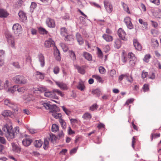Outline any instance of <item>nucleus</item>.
Instances as JSON below:
<instances>
[{
    "label": "nucleus",
    "mask_w": 161,
    "mask_h": 161,
    "mask_svg": "<svg viewBox=\"0 0 161 161\" xmlns=\"http://www.w3.org/2000/svg\"><path fill=\"white\" fill-rule=\"evenodd\" d=\"M46 24L49 27L54 28L55 26V24L54 20L50 18H48L47 19Z\"/></svg>",
    "instance_id": "nucleus-12"
},
{
    "label": "nucleus",
    "mask_w": 161,
    "mask_h": 161,
    "mask_svg": "<svg viewBox=\"0 0 161 161\" xmlns=\"http://www.w3.org/2000/svg\"><path fill=\"white\" fill-rule=\"evenodd\" d=\"M62 108L63 111L67 115H69L70 113V111L68 109L65 108L64 106H62Z\"/></svg>",
    "instance_id": "nucleus-58"
},
{
    "label": "nucleus",
    "mask_w": 161,
    "mask_h": 161,
    "mask_svg": "<svg viewBox=\"0 0 161 161\" xmlns=\"http://www.w3.org/2000/svg\"><path fill=\"white\" fill-rule=\"evenodd\" d=\"M160 134L159 133L153 134L152 133L151 135V140L153 141V138H156L159 137L160 136Z\"/></svg>",
    "instance_id": "nucleus-51"
},
{
    "label": "nucleus",
    "mask_w": 161,
    "mask_h": 161,
    "mask_svg": "<svg viewBox=\"0 0 161 161\" xmlns=\"http://www.w3.org/2000/svg\"><path fill=\"white\" fill-rule=\"evenodd\" d=\"M54 54L56 59L58 61H60L61 58L60 54L59 51L57 48L54 50Z\"/></svg>",
    "instance_id": "nucleus-22"
},
{
    "label": "nucleus",
    "mask_w": 161,
    "mask_h": 161,
    "mask_svg": "<svg viewBox=\"0 0 161 161\" xmlns=\"http://www.w3.org/2000/svg\"><path fill=\"white\" fill-rule=\"evenodd\" d=\"M128 58L129 59V63L130 65L132 66H134L135 64L136 59L135 56V55L132 53H129L128 54Z\"/></svg>",
    "instance_id": "nucleus-8"
},
{
    "label": "nucleus",
    "mask_w": 161,
    "mask_h": 161,
    "mask_svg": "<svg viewBox=\"0 0 161 161\" xmlns=\"http://www.w3.org/2000/svg\"><path fill=\"white\" fill-rule=\"evenodd\" d=\"M56 93L61 97L64 96L63 92L57 89H54L53 91H48L47 90L44 93V95L46 97L57 99L58 97L56 96Z\"/></svg>",
    "instance_id": "nucleus-2"
},
{
    "label": "nucleus",
    "mask_w": 161,
    "mask_h": 161,
    "mask_svg": "<svg viewBox=\"0 0 161 161\" xmlns=\"http://www.w3.org/2000/svg\"><path fill=\"white\" fill-rule=\"evenodd\" d=\"M12 29L15 34L19 35L21 32L22 27L21 25L19 24H15L13 25Z\"/></svg>",
    "instance_id": "nucleus-9"
},
{
    "label": "nucleus",
    "mask_w": 161,
    "mask_h": 161,
    "mask_svg": "<svg viewBox=\"0 0 161 161\" xmlns=\"http://www.w3.org/2000/svg\"><path fill=\"white\" fill-rule=\"evenodd\" d=\"M127 74L125 75H121L120 76H119V81H121L124 78V77H127Z\"/></svg>",
    "instance_id": "nucleus-64"
},
{
    "label": "nucleus",
    "mask_w": 161,
    "mask_h": 161,
    "mask_svg": "<svg viewBox=\"0 0 161 161\" xmlns=\"http://www.w3.org/2000/svg\"><path fill=\"white\" fill-rule=\"evenodd\" d=\"M139 21L140 24L143 25L144 28L145 29H147L148 24L147 22L143 21V20L141 19H139Z\"/></svg>",
    "instance_id": "nucleus-35"
},
{
    "label": "nucleus",
    "mask_w": 161,
    "mask_h": 161,
    "mask_svg": "<svg viewBox=\"0 0 161 161\" xmlns=\"http://www.w3.org/2000/svg\"><path fill=\"white\" fill-rule=\"evenodd\" d=\"M38 58L41 67H43L45 66V57L41 53L39 54L38 55Z\"/></svg>",
    "instance_id": "nucleus-11"
},
{
    "label": "nucleus",
    "mask_w": 161,
    "mask_h": 161,
    "mask_svg": "<svg viewBox=\"0 0 161 161\" xmlns=\"http://www.w3.org/2000/svg\"><path fill=\"white\" fill-rule=\"evenodd\" d=\"M6 141L5 139L3 137L0 136V143L2 144H6Z\"/></svg>",
    "instance_id": "nucleus-56"
},
{
    "label": "nucleus",
    "mask_w": 161,
    "mask_h": 161,
    "mask_svg": "<svg viewBox=\"0 0 161 161\" xmlns=\"http://www.w3.org/2000/svg\"><path fill=\"white\" fill-rule=\"evenodd\" d=\"M97 104H94L92 106L90 107V110L92 111H93L94 110L97 109Z\"/></svg>",
    "instance_id": "nucleus-59"
},
{
    "label": "nucleus",
    "mask_w": 161,
    "mask_h": 161,
    "mask_svg": "<svg viewBox=\"0 0 161 161\" xmlns=\"http://www.w3.org/2000/svg\"><path fill=\"white\" fill-rule=\"evenodd\" d=\"M68 134H69V135H71L75 133V132L71 129V127L70 126L68 127Z\"/></svg>",
    "instance_id": "nucleus-60"
},
{
    "label": "nucleus",
    "mask_w": 161,
    "mask_h": 161,
    "mask_svg": "<svg viewBox=\"0 0 161 161\" xmlns=\"http://www.w3.org/2000/svg\"><path fill=\"white\" fill-rule=\"evenodd\" d=\"M116 73V72L114 69H112L109 71V75L112 77H114Z\"/></svg>",
    "instance_id": "nucleus-57"
},
{
    "label": "nucleus",
    "mask_w": 161,
    "mask_h": 161,
    "mask_svg": "<svg viewBox=\"0 0 161 161\" xmlns=\"http://www.w3.org/2000/svg\"><path fill=\"white\" fill-rule=\"evenodd\" d=\"M92 92L93 94L96 95L97 97H99L101 93L100 91L98 89L92 90Z\"/></svg>",
    "instance_id": "nucleus-36"
},
{
    "label": "nucleus",
    "mask_w": 161,
    "mask_h": 161,
    "mask_svg": "<svg viewBox=\"0 0 161 161\" xmlns=\"http://www.w3.org/2000/svg\"><path fill=\"white\" fill-rule=\"evenodd\" d=\"M83 57L89 61L92 60V57L91 54L87 52H84L83 53Z\"/></svg>",
    "instance_id": "nucleus-25"
},
{
    "label": "nucleus",
    "mask_w": 161,
    "mask_h": 161,
    "mask_svg": "<svg viewBox=\"0 0 161 161\" xmlns=\"http://www.w3.org/2000/svg\"><path fill=\"white\" fill-rule=\"evenodd\" d=\"M73 35H67L65 36V38L64 40L65 41H70L73 40Z\"/></svg>",
    "instance_id": "nucleus-46"
},
{
    "label": "nucleus",
    "mask_w": 161,
    "mask_h": 161,
    "mask_svg": "<svg viewBox=\"0 0 161 161\" xmlns=\"http://www.w3.org/2000/svg\"><path fill=\"white\" fill-rule=\"evenodd\" d=\"M21 21H24L26 20L27 17L23 11H20L18 13Z\"/></svg>",
    "instance_id": "nucleus-17"
},
{
    "label": "nucleus",
    "mask_w": 161,
    "mask_h": 161,
    "mask_svg": "<svg viewBox=\"0 0 161 161\" xmlns=\"http://www.w3.org/2000/svg\"><path fill=\"white\" fill-rule=\"evenodd\" d=\"M48 144L49 142L48 140L47 139H45L43 145V148L45 150H46L47 148Z\"/></svg>",
    "instance_id": "nucleus-44"
},
{
    "label": "nucleus",
    "mask_w": 161,
    "mask_h": 161,
    "mask_svg": "<svg viewBox=\"0 0 161 161\" xmlns=\"http://www.w3.org/2000/svg\"><path fill=\"white\" fill-rule=\"evenodd\" d=\"M151 45L154 48H157L159 46V43L158 41L155 39L153 38L152 39Z\"/></svg>",
    "instance_id": "nucleus-28"
},
{
    "label": "nucleus",
    "mask_w": 161,
    "mask_h": 161,
    "mask_svg": "<svg viewBox=\"0 0 161 161\" xmlns=\"http://www.w3.org/2000/svg\"><path fill=\"white\" fill-rule=\"evenodd\" d=\"M92 118V116L90 114L86 112L82 116V118L85 119H90Z\"/></svg>",
    "instance_id": "nucleus-31"
},
{
    "label": "nucleus",
    "mask_w": 161,
    "mask_h": 161,
    "mask_svg": "<svg viewBox=\"0 0 161 161\" xmlns=\"http://www.w3.org/2000/svg\"><path fill=\"white\" fill-rule=\"evenodd\" d=\"M97 127L98 129H100L102 128H104L105 127V125L103 124L100 122L98 124Z\"/></svg>",
    "instance_id": "nucleus-62"
},
{
    "label": "nucleus",
    "mask_w": 161,
    "mask_h": 161,
    "mask_svg": "<svg viewBox=\"0 0 161 161\" xmlns=\"http://www.w3.org/2000/svg\"><path fill=\"white\" fill-rule=\"evenodd\" d=\"M102 37L107 42H109L112 41L113 40V37L112 36L106 34H104L103 35Z\"/></svg>",
    "instance_id": "nucleus-20"
},
{
    "label": "nucleus",
    "mask_w": 161,
    "mask_h": 161,
    "mask_svg": "<svg viewBox=\"0 0 161 161\" xmlns=\"http://www.w3.org/2000/svg\"><path fill=\"white\" fill-rule=\"evenodd\" d=\"M55 84L60 89L63 90H67L68 87L66 84L63 82L58 81H55Z\"/></svg>",
    "instance_id": "nucleus-14"
},
{
    "label": "nucleus",
    "mask_w": 161,
    "mask_h": 161,
    "mask_svg": "<svg viewBox=\"0 0 161 161\" xmlns=\"http://www.w3.org/2000/svg\"><path fill=\"white\" fill-rule=\"evenodd\" d=\"M53 116L56 119H61L62 116L61 114L60 113H57V112H53L52 114Z\"/></svg>",
    "instance_id": "nucleus-32"
},
{
    "label": "nucleus",
    "mask_w": 161,
    "mask_h": 161,
    "mask_svg": "<svg viewBox=\"0 0 161 161\" xmlns=\"http://www.w3.org/2000/svg\"><path fill=\"white\" fill-rule=\"evenodd\" d=\"M64 136V134L63 133V131H61L59 132L57 136V137L58 139H59Z\"/></svg>",
    "instance_id": "nucleus-63"
},
{
    "label": "nucleus",
    "mask_w": 161,
    "mask_h": 161,
    "mask_svg": "<svg viewBox=\"0 0 161 161\" xmlns=\"http://www.w3.org/2000/svg\"><path fill=\"white\" fill-rule=\"evenodd\" d=\"M60 34L63 36H66L68 34V31L65 27H62L60 29Z\"/></svg>",
    "instance_id": "nucleus-29"
},
{
    "label": "nucleus",
    "mask_w": 161,
    "mask_h": 161,
    "mask_svg": "<svg viewBox=\"0 0 161 161\" xmlns=\"http://www.w3.org/2000/svg\"><path fill=\"white\" fill-rule=\"evenodd\" d=\"M5 36L8 44H10L12 48H15L14 40V37L12 36L11 33L8 31H6Z\"/></svg>",
    "instance_id": "nucleus-5"
},
{
    "label": "nucleus",
    "mask_w": 161,
    "mask_h": 161,
    "mask_svg": "<svg viewBox=\"0 0 161 161\" xmlns=\"http://www.w3.org/2000/svg\"><path fill=\"white\" fill-rule=\"evenodd\" d=\"M42 144V142L41 140H36L35 143V146L37 147H41Z\"/></svg>",
    "instance_id": "nucleus-42"
},
{
    "label": "nucleus",
    "mask_w": 161,
    "mask_h": 161,
    "mask_svg": "<svg viewBox=\"0 0 161 161\" xmlns=\"http://www.w3.org/2000/svg\"><path fill=\"white\" fill-rule=\"evenodd\" d=\"M77 87L78 89L81 91H83L85 88L84 84L82 82L79 83Z\"/></svg>",
    "instance_id": "nucleus-41"
},
{
    "label": "nucleus",
    "mask_w": 161,
    "mask_h": 161,
    "mask_svg": "<svg viewBox=\"0 0 161 161\" xmlns=\"http://www.w3.org/2000/svg\"><path fill=\"white\" fill-rule=\"evenodd\" d=\"M114 47L115 48L119 49L120 47V42L119 40H118L115 42Z\"/></svg>",
    "instance_id": "nucleus-54"
},
{
    "label": "nucleus",
    "mask_w": 161,
    "mask_h": 161,
    "mask_svg": "<svg viewBox=\"0 0 161 161\" xmlns=\"http://www.w3.org/2000/svg\"><path fill=\"white\" fill-rule=\"evenodd\" d=\"M133 44L136 49L138 50H140L142 49V46L138 41L136 39L133 40Z\"/></svg>",
    "instance_id": "nucleus-19"
},
{
    "label": "nucleus",
    "mask_w": 161,
    "mask_h": 161,
    "mask_svg": "<svg viewBox=\"0 0 161 161\" xmlns=\"http://www.w3.org/2000/svg\"><path fill=\"white\" fill-rule=\"evenodd\" d=\"M124 22L128 28L130 29L133 28V26L131 21L130 18V17H126L124 19Z\"/></svg>",
    "instance_id": "nucleus-13"
},
{
    "label": "nucleus",
    "mask_w": 161,
    "mask_h": 161,
    "mask_svg": "<svg viewBox=\"0 0 161 161\" xmlns=\"http://www.w3.org/2000/svg\"><path fill=\"white\" fill-rule=\"evenodd\" d=\"M8 15V14L5 10L0 8V17L5 18Z\"/></svg>",
    "instance_id": "nucleus-27"
},
{
    "label": "nucleus",
    "mask_w": 161,
    "mask_h": 161,
    "mask_svg": "<svg viewBox=\"0 0 161 161\" xmlns=\"http://www.w3.org/2000/svg\"><path fill=\"white\" fill-rule=\"evenodd\" d=\"M12 81L15 83L19 84H25L27 83V79L23 75H19L12 78Z\"/></svg>",
    "instance_id": "nucleus-3"
},
{
    "label": "nucleus",
    "mask_w": 161,
    "mask_h": 161,
    "mask_svg": "<svg viewBox=\"0 0 161 161\" xmlns=\"http://www.w3.org/2000/svg\"><path fill=\"white\" fill-rule=\"evenodd\" d=\"M61 46L64 52H66L67 51L68 49V47L66 44L64 43H62L61 44Z\"/></svg>",
    "instance_id": "nucleus-45"
},
{
    "label": "nucleus",
    "mask_w": 161,
    "mask_h": 161,
    "mask_svg": "<svg viewBox=\"0 0 161 161\" xmlns=\"http://www.w3.org/2000/svg\"><path fill=\"white\" fill-rule=\"evenodd\" d=\"M74 66L75 68L77 69L79 73L81 74H84L85 73V70L83 66H80L77 65H75Z\"/></svg>",
    "instance_id": "nucleus-24"
},
{
    "label": "nucleus",
    "mask_w": 161,
    "mask_h": 161,
    "mask_svg": "<svg viewBox=\"0 0 161 161\" xmlns=\"http://www.w3.org/2000/svg\"><path fill=\"white\" fill-rule=\"evenodd\" d=\"M60 71V69L58 66H55L53 69V72L55 74H58Z\"/></svg>",
    "instance_id": "nucleus-47"
},
{
    "label": "nucleus",
    "mask_w": 161,
    "mask_h": 161,
    "mask_svg": "<svg viewBox=\"0 0 161 161\" xmlns=\"http://www.w3.org/2000/svg\"><path fill=\"white\" fill-rule=\"evenodd\" d=\"M58 130L59 127L57 125L55 124H53V125L52 127V130L53 132H56L58 131Z\"/></svg>",
    "instance_id": "nucleus-39"
},
{
    "label": "nucleus",
    "mask_w": 161,
    "mask_h": 161,
    "mask_svg": "<svg viewBox=\"0 0 161 161\" xmlns=\"http://www.w3.org/2000/svg\"><path fill=\"white\" fill-rule=\"evenodd\" d=\"M37 90L41 92H45L47 91V89L45 87L42 86L37 88Z\"/></svg>",
    "instance_id": "nucleus-52"
},
{
    "label": "nucleus",
    "mask_w": 161,
    "mask_h": 161,
    "mask_svg": "<svg viewBox=\"0 0 161 161\" xmlns=\"http://www.w3.org/2000/svg\"><path fill=\"white\" fill-rule=\"evenodd\" d=\"M35 75L38 80H42L44 78V74L39 71H36L35 73Z\"/></svg>",
    "instance_id": "nucleus-21"
},
{
    "label": "nucleus",
    "mask_w": 161,
    "mask_h": 161,
    "mask_svg": "<svg viewBox=\"0 0 161 161\" xmlns=\"http://www.w3.org/2000/svg\"><path fill=\"white\" fill-rule=\"evenodd\" d=\"M142 90L144 92L149 91V85L147 84H144L142 87Z\"/></svg>",
    "instance_id": "nucleus-37"
},
{
    "label": "nucleus",
    "mask_w": 161,
    "mask_h": 161,
    "mask_svg": "<svg viewBox=\"0 0 161 161\" xmlns=\"http://www.w3.org/2000/svg\"><path fill=\"white\" fill-rule=\"evenodd\" d=\"M148 74V73L147 72H145L144 70H143L142 75V78L143 79H144L147 76Z\"/></svg>",
    "instance_id": "nucleus-61"
},
{
    "label": "nucleus",
    "mask_w": 161,
    "mask_h": 161,
    "mask_svg": "<svg viewBox=\"0 0 161 161\" xmlns=\"http://www.w3.org/2000/svg\"><path fill=\"white\" fill-rule=\"evenodd\" d=\"M2 115L3 116H10L11 118L14 117V115L12 114L10 110H6L3 111L2 113Z\"/></svg>",
    "instance_id": "nucleus-23"
},
{
    "label": "nucleus",
    "mask_w": 161,
    "mask_h": 161,
    "mask_svg": "<svg viewBox=\"0 0 161 161\" xmlns=\"http://www.w3.org/2000/svg\"><path fill=\"white\" fill-rule=\"evenodd\" d=\"M32 140L29 138H26L24 139L22 141V144L23 145L25 146L28 147L31 144Z\"/></svg>",
    "instance_id": "nucleus-26"
},
{
    "label": "nucleus",
    "mask_w": 161,
    "mask_h": 161,
    "mask_svg": "<svg viewBox=\"0 0 161 161\" xmlns=\"http://www.w3.org/2000/svg\"><path fill=\"white\" fill-rule=\"evenodd\" d=\"M150 2L155 4L157 6L159 5L160 4V0H149Z\"/></svg>",
    "instance_id": "nucleus-50"
},
{
    "label": "nucleus",
    "mask_w": 161,
    "mask_h": 161,
    "mask_svg": "<svg viewBox=\"0 0 161 161\" xmlns=\"http://www.w3.org/2000/svg\"><path fill=\"white\" fill-rule=\"evenodd\" d=\"M41 103L46 109L49 110L52 113L58 111V108L55 105H51L47 102H41Z\"/></svg>",
    "instance_id": "nucleus-4"
},
{
    "label": "nucleus",
    "mask_w": 161,
    "mask_h": 161,
    "mask_svg": "<svg viewBox=\"0 0 161 161\" xmlns=\"http://www.w3.org/2000/svg\"><path fill=\"white\" fill-rule=\"evenodd\" d=\"M59 121L62 128L63 129H65L66 128V122L62 119H60Z\"/></svg>",
    "instance_id": "nucleus-33"
},
{
    "label": "nucleus",
    "mask_w": 161,
    "mask_h": 161,
    "mask_svg": "<svg viewBox=\"0 0 161 161\" xmlns=\"http://www.w3.org/2000/svg\"><path fill=\"white\" fill-rule=\"evenodd\" d=\"M39 33L42 34H47V31L44 29L42 27H40L39 28Z\"/></svg>",
    "instance_id": "nucleus-43"
},
{
    "label": "nucleus",
    "mask_w": 161,
    "mask_h": 161,
    "mask_svg": "<svg viewBox=\"0 0 161 161\" xmlns=\"http://www.w3.org/2000/svg\"><path fill=\"white\" fill-rule=\"evenodd\" d=\"M3 131L0 129V135L4 134L8 140L10 141L15 137V132L13 129L11 125L6 124L4 125L2 129Z\"/></svg>",
    "instance_id": "nucleus-1"
},
{
    "label": "nucleus",
    "mask_w": 161,
    "mask_h": 161,
    "mask_svg": "<svg viewBox=\"0 0 161 161\" xmlns=\"http://www.w3.org/2000/svg\"><path fill=\"white\" fill-rule=\"evenodd\" d=\"M99 72L101 74H104L105 73V68L102 67L100 66L99 68Z\"/></svg>",
    "instance_id": "nucleus-53"
},
{
    "label": "nucleus",
    "mask_w": 161,
    "mask_h": 161,
    "mask_svg": "<svg viewBox=\"0 0 161 161\" xmlns=\"http://www.w3.org/2000/svg\"><path fill=\"white\" fill-rule=\"evenodd\" d=\"M121 4L124 10L126 11L128 13L130 14V11L128 5L123 2H121Z\"/></svg>",
    "instance_id": "nucleus-30"
},
{
    "label": "nucleus",
    "mask_w": 161,
    "mask_h": 161,
    "mask_svg": "<svg viewBox=\"0 0 161 161\" xmlns=\"http://www.w3.org/2000/svg\"><path fill=\"white\" fill-rule=\"evenodd\" d=\"M13 150L15 152L19 153L20 152L21 149L20 147L15 144L14 143H11Z\"/></svg>",
    "instance_id": "nucleus-18"
},
{
    "label": "nucleus",
    "mask_w": 161,
    "mask_h": 161,
    "mask_svg": "<svg viewBox=\"0 0 161 161\" xmlns=\"http://www.w3.org/2000/svg\"><path fill=\"white\" fill-rule=\"evenodd\" d=\"M118 34L119 37L122 40L126 41V34L125 31L121 28L119 29L118 31Z\"/></svg>",
    "instance_id": "nucleus-10"
},
{
    "label": "nucleus",
    "mask_w": 161,
    "mask_h": 161,
    "mask_svg": "<svg viewBox=\"0 0 161 161\" xmlns=\"http://www.w3.org/2000/svg\"><path fill=\"white\" fill-rule=\"evenodd\" d=\"M151 58V56L150 54H147L145 56L143 60L145 62L147 63L149 61V59Z\"/></svg>",
    "instance_id": "nucleus-48"
},
{
    "label": "nucleus",
    "mask_w": 161,
    "mask_h": 161,
    "mask_svg": "<svg viewBox=\"0 0 161 161\" xmlns=\"http://www.w3.org/2000/svg\"><path fill=\"white\" fill-rule=\"evenodd\" d=\"M76 36L77 41L78 42L79 44L80 45H82L84 43V42L81 35L80 33H77L76 34Z\"/></svg>",
    "instance_id": "nucleus-16"
},
{
    "label": "nucleus",
    "mask_w": 161,
    "mask_h": 161,
    "mask_svg": "<svg viewBox=\"0 0 161 161\" xmlns=\"http://www.w3.org/2000/svg\"><path fill=\"white\" fill-rule=\"evenodd\" d=\"M69 53L70 57L74 61L76 60V57L75 54L73 51H69Z\"/></svg>",
    "instance_id": "nucleus-34"
},
{
    "label": "nucleus",
    "mask_w": 161,
    "mask_h": 161,
    "mask_svg": "<svg viewBox=\"0 0 161 161\" xmlns=\"http://www.w3.org/2000/svg\"><path fill=\"white\" fill-rule=\"evenodd\" d=\"M104 8L106 11L109 13H111L113 11V6L111 2L108 0H105L103 1Z\"/></svg>",
    "instance_id": "nucleus-7"
},
{
    "label": "nucleus",
    "mask_w": 161,
    "mask_h": 161,
    "mask_svg": "<svg viewBox=\"0 0 161 161\" xmlns=\"http://www.w3.org/2000/svg\"><path fill=\"white\" fill-rule=\"evenodd\" d=\"M4 104L12 108L14 112L18 111L19 108L16 104L8 99H5L4 101Z\"/></svg>",
    "instance_id": "nucleus-6"
},
{
    "label": "nucleus",
    "mask_w": 161,
    "mask_h": 161,
    "mask_svg": "<svg viewBox=\"0 0 161 161\" xmlns=\"http://www.w3.org/2000/svg\"><path fill=\"white\" fill-rule=\"evenodd\" d=\"M92 77L96 79L99 82L103 83V81L102 78L97 75H92Z\"/></svg>",
    "instance_id": "nucleus-38"
},
{
    "label": "nucleus",
    "mask_w": 161,
    "mask_h": 161,
    "mask_svg": "<svg viewBox=\"0 0 161 161\" xmlns=\"http://www.w3.org/2000/svg\"><path fill=\"white\" fill-rule=\"evenodd\" d=\"M50 140L52 143L54 142L56 140V137L55 135H50Z\"/></svg>",
    "instance_id": "nucleus-55"
},
{
    "label": "nucleus",
    "mask_w": 161,
    "mask_h": 161,
    "mask_svg": "<svg viewBox=\"0 0 161 161\" xmlns=\"http://www.w3.org/2000/svg\"><path fill=\"white\" fill-rule=\"evenodd\" d=\"M17 87V86H14L13 87L10 88L8 90L9 92H10L11 93H14V92L16 91V88Z\"/></svg>",
    "instance_id": "nucleus-49"
},
{
    "label": "nucleus",
    "mask_w": 161,
    "mask_h": 161,
    "mask_svg": "<svg viewBox=\"0 0 161 161\" xmlns=\"http://www.w3.org/2000/svg\"><path fill=\"white\" fill-rule=\"evenodd\" d=\"M45 46L47 47H50L54 46L55 43L51 39H49L45 42Z\"/></svg>",
    "instance_id": "nucleus-15"
},
{
    "label": "nucleus",
    "mask_w": 161,
    "mask_h": 161,
    "mask_svg": "<svg viewBox=\"0 0 161 161\" xmlns=\"http://www.w3.org/2000/svg\"><path fill=\"white\" fill-rule=\"evenodd\" d=\"M9 86V82L8 80H6L4 82L3 84L2 88L3 87L5 89H7Z\"/></svg>",
    "instance_id": "nucleus-40"
}]
</instances>
